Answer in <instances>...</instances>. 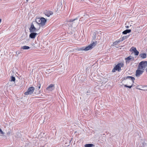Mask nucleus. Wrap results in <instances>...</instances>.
<instances>
[{
    "label": "nucleus",
    "instance_id": "obj_1",
    "mask_svg": "<svg viewBox=\"0 0 147 147\" xmlns=\"http://www.w3.org/2000/svg\"><path fill=\"white\" fill-rule=\"evenodd\" d=\"M36 22L40 26H42L44 25L46 22V19L44 18H37L36 19Z\"/></svg>",
    "mask_w": 147,
    "mask_h": 147
},
{
    "label": "nucleus",
    "instance_id": "obj_2",
    "mask_svg": "<svg viewBox=\"0 0 147 147\" xmlns=\"http://www.w3.org/2000/svg\"><path fill=\"white\" fill-rule=\"evenodd\" d=\"M147 66V61H143L141 62L139 64L138 69L144 70Z\"/></svg>",
    "mask_w": 147,
    "mask_h": 147
},
{
    "label": "nucleus",
    "instance_id": "obj_3",
    "mask_svg": "<svg viewBox=\"0 0 147 147\" xmlns=\"http://www.w3.org/2000/svg\"><path fill=\"white\" fill-rule=\"evenodd\" d=\"M123 64L122 63H120L118 64L113 69L112 71L113 72H115L116 70L119 71L121 70V67H123Z\"/></svg>",
    "mask_w": 147,
    "mask_h": 147
},
{
    "label": "nucleus",
    "instance_id": "obj_4",
    "mask_svg": "<svg viewBox=\"0 0 147 147\" xmlns=\"http://www.w3.org/2000/svg\"><path fill=\"white\" fill-rule=\"evenodd\" d=\"M96 43L95 42H93L91 45H89L88 46L84 48L83 47L80 48V50H84L85 51H87L91 49L95 45Z\"/></svg>",
    "mask_w": 147,
    "mask_h": 147
},
{
    "label": "nucleus",
    "instance_id": "obj_5",
    "mask_svg": "<svg viewBox=\"0 0 147 147\" xmlns=\"http://www.w3.org/2000/svg\"><path fill=\"white\" fill-rule=\"evenodd\" d=\"M129 79L131 80V81L132 83V84L134 83V80H135V78L132 76H128L126 77L125 79L124 78V79ZM132 84L131 86H128L126 85H124V86L125 87L128 88H131L133 86Z\"/></svg>",
    "mask_w": 147,
    "mask_h": 147
},
{
    "label": "nucleus",
    "instance_id": "obj_6",
    "mask_svg": "<svg viewBox=\"0 0 147 147\" xmlns=\"http://www.w3.org/2000/svg\"><path fill=\"white\" fill-rule=\"evenodd\" d=\"M35 88L34 87H30L28 88L27 91L24 93V94L26 95L31 94L33 92Z\"/></svg>",
    "mask_w": 147,
    "mask_h": 147
},
{
    "label": "nucleus",
    "instance_id": "obj_7",
    "mask_svg": "<svg viewBox=\"0 0 147 147\" xmlns=\"http://www.w3.org/2000/svg\"><path fill=\"white\" fill-rule=\"evenodd\" d=\"M29 30L30 32H34L37 31L33 23L31 24V26Z\"/></svg>",
    "mask_w": 147,
    "mask_h": 147
},
{
    "label": "nucleus",
    "instance_id": "obj_8",
    "mask_svg": "<svg viewBox=\"0 0 147 147\" xmlns=\"http://www.w3.org/2000/svg\"><path fill=\"white\" fill-rule=\"evenodd\" d=\"M54 85L52 84H51L46 89L48 91H52L54 89Z\"/></svg>",
    "mask_w": 147,
    "mask_h": 147
},
{
    "label": "nucleus",
    "instance_id": "obj_9",
    "mask_svg": "<svg viewBox=\"0 0 147 147\" xmlns=\"http://www.w3.org/2000/svg\"><path fill=\"white\" fill-rule=\"evenodd\" d=\"M44 13L46 16L47 17H49L51 15L53 14V12L52 11L49 10H46L45 11Z\"/></svg>",
    "mask_w": 147,
    "mask_h": 147
},
{
    "label": "nucleus",
    "instance_id": "obj_10",
    "mask_svg": "<svg viewBox=\"0 0 147 147\" xmlns=\"http://www.w3.org/2000/svg\"><path fill=\"white\" fill-rule=\"evenodd\" d=\"M143 72V71L137 69L136 71V75L137 77L139 76Z\"/></svg>",
    "mask_w": 147,
    "mask_h": 147
},
{
    "label": "nucleus",
    "instance_id": "obj_11",
    "mask_svg": "<svg viewBox=\"0 0 147 147\" xmlns=\"http://www.w3.org/2000/svg\"><path fill=\"white\" fill-rule=\"evenodd\" d=\"M37 34L36 33L34 32H32L30 34L29 36L30 38H34L35 37Z\"/></svg>",
    "mask_w": 147,
    "mask_h": 147
},
{
    "label": "nucleus",
    "instance_id": "obj_12",
    "mask_svg": "<svg viewBox=\"0 0 147 147\" xmlns=\"http://www.w3.org/2000/svg\"><path fill=\"white\" fill-rule=\"evenodd\" d=\"M131 32V30L130 29H127L124 31L122 33L124 34H127V33H129L130 32Z\"/></svg>",
    "mask_w": 147,
    "mask_h": 147
},
{
    "label": "nucleus",
    "instance_id": "obj_13",
    "mask_svg": "<svg viewBox=\"0 0 147 147\" xmlns=\"http://www.w3.org/2000/svg\"><path fill=\"white\" fill-rule=\"evenodd\" d=\"M140 56L143 59H144L146 57V53H141L140 54Z\"/></svg>",
    "mask_w": 147,
    "mask_h": 147
},
{
    "label": "nucleus",
    "instance_id": "obj_14",
    "mask_svg": "<svg viewBox=\"0 0 147 147\" xmlns=\"http://www.w3.org/2000/svg\"><path fill=\"white\" fill-rule=\"evenodd\" d=\"M30 48L29 47L25 45L22 47H21V49L24 50H26L29 49Z\"/></svg>",
    "mask_w": 147,
    "mask_h": 147
},
{
    "label": "nucleus",
    "instance_id": "obj_15",
    "mask_svg": "<svg viewBox=\"0 0 147 147\" xmlns=\"http://www.w3.org/2000/svg\"><path fill=\"white\" fill-rule=\"evenodd\" d=\"M94 145L92 144H86L84 145L85 147H93Z\"/></svg>",
    "mask_w": 147,
    "mask_h": 147
},
{
    "label": "nucleus",
    "instance_id": "obj_16",
    "mask_svg": "<svg viewBox=\"0 0 147 147\" xmlns=\"http://www.w3.org/2000/svg\"><path fill=\"white\" fill-rule=\"evenodd\" d=\"M133 58V59H134V58L133 57H132L131 56H129L128 57H127L125 58V60H126V61H129L131 60L132 58Z\"/></svg>",
    "mask_w": 147,
    "mask_h": 147
},
{
    "label": "nucleus",
    "instance_id": "obj_17",
    "mask_svg": "<svg viewBox=\"0 0 147 147\" xmlns=\"http://www.w3.org/2000/svg\"><path fill=\"white\" fill-rule=\"evenodd\" d=\"M129 37V36H125L123 37H122L121 39V41H123L124 40L127 39V38H128Z\"/></svg>",
    "mask_w": 147,
    "mask_h": 147
},
{
    "label": "nucleus",
    "instance_id": "obj_18",
    "mask_svg": "<svg viewBox=\"0 0 147 147\" xmlns=\"http://www.w3.org/2000/svg\"><path fill=\"white\" fill-rule=\"evenodd\" d=\"M120 42V41L119 40V41H115V42H114L113 44L114 45H117L118 44H119V43Z\"/></svg>",
    "mask_w": 147,
    "mask_h": 147
},
{
    "label": "nucleus",
    "instance_id": "obj_19",
    "mask_svg": "<svg viewBox=\"0 0 147 147\" xmlns=\"http://www.w3.org/2000/svg\"><path fill=\"white\" fill-rule=\"evenodd\" d=\"M78 19V18H76V19H70V20H68L67 21V22H74L75 21H76V20H77Z\"/></svg>",
    "mask_w": 147,
    "mask_h": 147
},
{
    "label": "nucleus",
    "instance_id": "obj_20",
    "mask_svg": "<svg viewBox=\"0 0 147 147\" xmlns=\"http://www.w3.org/2000/svg\"><path fill=\"white\" fill-rule=\"evenodd\" d=\"M16 80V79L15 78L13 77V76H12L11 77V80H10V81L11 82V81H13V82H14Z\"/></svg>",
    "mask_w": 147,
    "mask_h": 147
},
{
    "label": "nucleus",
    "instance_id": "obj_21",
    "mask_svg": "<svg viewBox=\"0 0 147 147\" xmlns=\"http://www.w3.org/2000/svg\"><path fill=\"white\" fill-rule=\"evenodd\" d=\"M131 50L132 51H133L134 52L137 50L136 48L134 47H132L131 48Z\"/></svg>",
    "mask_w": 147,
    "mask_h": 147
},
{
    "label": "nucleus",
    "instance_id": "obj_22",
    "mask_svg": "<svg viewBox=\"0 0 147 147\" xmlns=\"http://www.w3.org/2000/svg\"><path fill=\"white\" fill-rule=\"evenodd\" d=\"M131 50L132 51H133L134 52L137 50L136 48L134 47H132L131 48Z\"/></svg>",
    "mask_w": 147,
    "mask_h": 147
},
{
    "label": "nucleus",
    "instance_id": "obj_23",
    "mask_svg": "<svg viewBox=\"0 0 147 147\" xmlns=\"http://www.w3.org/2000/svg\"><path fill=\"white\" fill-rule=\"evenodd\" d=\"M135 55H138L139 54V52L136 50L134 52Z\"/></svg>",
    "mask_w": 147,
    "mask_h": 147
},
{
    "label": "nucleus",
    "instance_id": "obj_24",
    "mask_svg": "<svg viewBox=\"0 0 147 147\" xmlns=\"http://www.w3.org/2000/svg\"><path fill=\"white\" fill-rule=\"evenodd\" d=\"M37 87L38 88V89L40 88V84H38L37 86Z\"/></svg>",
    "mask_w": 147,
    "mask_h": 147
},
{
    "label": "nucleus",
    "instance_id": "obj_25",
    "mask_svg": "<svg viewBox=\"0 0 147 147\" xmlns=\"http://www.w3.org/2000/svg\"><path fill=\"white\" fill-rule=\"evenodd\" d=\"M104 80L105 81H107V78H104Z\"/></svg>",
    "mask_w": 147,
    "mask_h": 147
},
{
    "label": "nucleus",
    "instance_id": "obj_26",
    "mask_svg": "<svg viewBox=\"0 0 147 147\" xmlns=\"http://www.w3.org/2000/svg\"><path fill=\"white\" fill-rule=\"evenodd\" d=\"M127 28H129V26H126L125 27Z\"/></svg>",
    "mask_w": 147,
    "mask_h": 147
},
{
    "label": "nucleus",
    "instance_id": "obj_27",
    "mask_svg": "<svg viewBox=\"0 0 147 147\" xmlns=\"http://www.w3.org/2000/svg\"><path fill=\"white\" fill-rule=\"evenodd\" d=\"M1 19H0V23L1 22Z\"/></svg>",
    "mask_w": 147,
    "mask_h": 147
},
{
    "label": "nucleus",
    "instance_id": "obj_28",
    "mask_svg": "<svg viewBox=\"0 0 147 147\" xmlns=\"http://www.w3.org/2000/svg\"><path fill=\"white\" fill-rule=\"evenodd\" d=\"M28 0H26V1L27 2H28Z\"/></svg>",
    "mask_w": 147,
    "mask_h": 147
},
{
    "label": "nucleus",
    "instance_id": "obj_29",
    "mask_svg": "<svg viewBox=\"0 0 147 147\" xmlns=\"http://www.w3.org/2000/svg\"><path fill=\"white\" fill-rule=\"evenodd\" d=\"M19 53H19V52H18V54H19Z\"/></svg>",
    "mask_w": 147,
    "mask_h": 147
},
{
    "label": "nucleus",
    "instance_id": "obj_30",
    "mask_svg": "<svg viewBox=\"0 0 147 147\" xmlns=\"http://www.w3.org/2000/svg\"><path fill=\"white\" fill-rule=\"evenodd\" d=\"M18 53V52H16V53Z\"/></svg>",
    "mask_w": 147,
    "mask_h": 147
},
{
    "label": "nucleus",
    "instance_id": "obj_31",
    "mask_svg": "<svg viewBox=\"0 0 147 147\" xmlns=\"http://www.w3.org/2000/svg\"><path fill=\"white\" fill-rule=\"evenodd\" d=\"M140 89V90H142L141 89Z\"/></svg>",
    "mask_w": 147,
    "mask_h": 147
}]
</instances>
